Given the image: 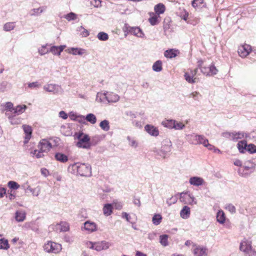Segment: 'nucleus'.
Masks as SVG:
<instances>
[{"label": "nucleus", "mask_w": 256, "mask_h": 256, "mask_svg": "<svg viewBox=\"0 0 256 256\" xmlns=\"http://www.w3.org/2000/svg\"><path fill=\"white\" fill-rule=\"evenodd\" d=\"M70 166L80 176H90L92 174V168L88 164L76 162Z\"/></svg>", "instance_id": "1"}, {"label": "nucleus", "mask_w": 256, "mask_h": 256, "mask_svg": "<svg viewBox=\"0 0 256 256\" xmlns=\"http://www.w3.org/2000/svg\"><path fill=\"white\" fill-rule=\"evenodd\" d=\"M76 137L78 142H76V146L80 148L89 149L91 146L90 142V138L88 134H84L83 132H79Z\"/></svg>", "instance_id": "2"}, {"label": "nucleus", "mask_w": 256, "mask_h": 256, "mask_svg": "<svg viewBox=\"0 0 256 256\" xmlns=\"http://www.w3.org/2000/svg\"><path fill=\"white\" fill-rule=\"evenodd\" d=\"M186 140L188 142L192 144H202L204 146L205 142H207V138L203 135L198 134H188L186 136Z\"/></svg>", "instance_id": "3"}, {"label": "nucleus", "mask_w": 256, "mask_h": 256, "mask_svg": "<svg viewBox=\"0 0 256 256\" xmlns=\"http://www.w3.org/2000/svg\"><path fill=\"white\" fill-rule=\"evenodd\" d=\"M44 250L48 253L58 254L62 250V245L52 241L47 242L43 246Z\"/></svg>", "instance_id": "4"}, {"label": "nucleus", "mask_w": 256, "mask_h": 256, "mask_svg": "<svg viewBox=\"0 0 256 256\" xmlns=\"http://www.w3.org/2000/svg\"><path fill=\"white\" fill-rule=\"evenodd\" d=\"M122 30L125 34V36L129 33L138 38H142L144 36V34L142 30L138 26H130L128 24H125Z\"/></svg>", "instance_id": "5"}, {"label": "nucleus", "mask_w": 256, "mask_h": 256, "mask_svg": "<svg viewBox=\"0 0 256 256\" xmlns=\"http://www.w3.org/2000/svg\"><path fill=\"white\" fill-rule=\"evenodd\" d=\"M204 62L202 60H200L198 62V66L201 72L206 76H214L218 72V69L214 66V64H212L208 67L202 66Z\"/></svg>", "instance_id": "6"}, {"label": "nucleus", "mask_w": 256, "mask_h": 256, "mask_svg": "<svg viewBox=\"0 0 256 256\" xmlns=\"http://www.w3.org/2000/svg\"><path fill=\"white\" fill-rule=\"evenodd\" d=\"M50 228L57 232H65L69 230L70 226L66 222H60V223L50 225Z\"/></svg>", "instance_id": "7"}, {"label": "nucleus", "mask_w": 256, "mask_h": 256, "mask_svg": "<svg viewBox=\"0 0 256 256\" xmlns=\"http://www.w3.org/2000/svg\"><path fill=\"white\" fill-rule=\"evenodd\" d=\"M98 225L94 222L91 220H86L82 226V231H86L88 233H92L98 230Z\"/></svg>", "instance_id": "8"}, {"label": "nucleus", "mask_w": 256, "mask_h": 256, "mask_svg": "<svg viewBox=\"0 0 256 256\" xmlns=\"http://www.w3.org/2000/svg\"><path fill=\"white\" fill-rule=\"evenodd\" d=\"M44 90L46 92H52L54 94H61L64 92L60 86L54 84H45L44 86Z\"/></svg>", "instance_id": "9"}, {"label": "nucleus", "mask_w": 256, "mask_h": 256, "mask_svg": "<svg viewBox=\"0 0 256 256\" xmlns=\"http://www.w3.org/2000/svg\"><path fill=\"white\" fill-rule=\"evenodd\" d=\"M172 142L170 140H165L162 142V146L161 147L158 154L164 158L166 154L170 152L172 148Z\"/></svg>", "instance_id": "10"}, {"label": "nucleus", "mask_w": 256, "mask_h": 256, "mask_svg": "<svg viewBox=\"0 0 256 256\" xmlns=\"http://www.w3.org/2000/svg\"><path fill=\"white\" fill-rule=\"evenodd\" d=\"M180 201L189 204H196V201L194 197L190 194L182 192L180 194Z\"/></svg>", "instance_id": "11"}, {"label": "nucleus", "mask_w": 256, "mask_h": 256, "mask_svg": "<svg viewBox=\"0 0 256 256\" xmlns=\"http://www.w3.org/2000/svg\"><path fill=\"white\" fill-rule=\"evenodd\" d=\"M38 148L43 153L48 152L52 148L51 143L46 139L42 140L38 146Z\"/></svg>", "instance_id": "12"}, {"label": "nucleus", "mask_w": 256, "mask_h": 256, "mask_svg": "<svg viewBox=\"0 0 256 256\" xmlns=\"http://www.w3.org/2000/svg\"><path fill=\"white\" fill-rule=\"evenodd\" d=\"M5 114L12 124L16 125L21 123L22 120L18 115L13 113L10 114V112L8 111L5 112Z\"/></svg>", "instance_id": "13"}, {"label": "nucleus", "mask_w": 256, "mask_h": 256, "mask_svg": "<svg viewBox=\"0 0 256 256\" xmlns=\"http://www.w3.org/2000/svg\"><path fill=\"white\" fill-rule=\"evenodd\" d=\"M252 51L251 46L244 44L239 46L238 48V53L242 58L246 57Z\"/></svg>", "instance_id": "14"}, {"label": "nucleus", "mask_w": 256, "mask_h": 256, "mask_svg": "<svg viewBox=\"0 0 256 256\" xmlns=\"http://www.w3.org/2000/svg\"><path fill=\"white\" fill-rule=\"evenodd\" d=\"M22 188L26 192V190H29L32 194L33 196H37L39 195L40 188L39 186H37L35 188H32L28 185V182L26 181L22 186Z\"/></svg>", "instance_id": "15"}, {"label": "nucleus", "mask_w": 256, "mask_h": 256, "mask_svg": "<svg viewBox=\"0 0 256 256\" xmlns=\"http://www.w3.org/2000/svg\"><path fill=\"white\" fill-rule=\"evenodd\" d=\"M198 72V68L194 70H191L190 72H188L184 74V78L189 83H195L196 82V78H194Z\"/></svg>", "instance_id": "16"}, {"label": "nucleus", "mask_w": 256, "mask_h": 256, "mask_svg": "<svg viewBox=\"0 0 256 256\" xmlns=\"http://www.w3.org/2000/svg\"><path fill=\"white\" fill-rule=\"evenodd\" d=\"M252 248V243L250 241L244 239L241 242L240 249L244 252V254Z\"/></svg>", "instance_id": "17"}, {"label": "nucleus", "mask_w": 256, "mask_h": 256, "mask_svg": "<svg viewBox=\"0 0 256 256\" xmlns=\"http://www.w3.org/2000/svg\"><path fill=\"white\" fill-rule=\"evenodd\" d=\"M189 182L191 185L199 186L204 185L205 184L204 180L199 176H192L189 180Z\"/></svg>", "instance_id": "18"}, {"label": "nucleus", "mask_w": 256, "mask_h": 256, "mask_svg": "<svg viewBox=\"0 0 256 256\" xmlns=\"http://www.w3.org/2000/svg\"><path fill=\"white\" fill-rule=\"evenodd\" d=\"M193 253L194 256H206L207 249L203 246H196L193 249Z\"/></svg>", "instance_id": "19"}, {"label": "nucleus", "mask_w": 256, "mask_h": 256, "mask_svg": "<svg viewBox=\"0 0 256 256\" xmlns=\"http://www.w3.org/2000/svg\"><path fill=\"white\" fill-rule=\"evenodd\" d=\"M95 245L94 250L96 251L107 250L110 246V243L104 240L96 242Z\"/></svg>", "instance_id": "20"}, {"label": "nucleus", "mask_w": 256, "mask_h": 256, "mask_svg": "<svg viewBox=\"0 0 256 256\" xmlns=\"http://www.w3.org/2000/svg\"><path fill=\"white\" fill-rule=\"evenodd\" d=\"M144 129L148 134L152 136H156L159 134V131L158 129L154 126L150 124H146L144 126Z\"/></svg>", "instance_id": "21"}, {"label": "nucleus", "mask_w": 256, "mask_h": 256, "mask_svg": "<svg viewBox=\"0 0 256 256\" xmlns=\"http://www.w3.org/2000/svg\"><path fill=\"white\" fill-rule=\"evenodd\" d=\"M66 47V46L65 45L60 46H54L50 47V52H52L54 55L59 56Z\"/></svg>", "instance_id": "22"}, {"label": "nucleus", "mask_w": 256, "mask_h": 256, "mask_svg": "<svg viewBox=\"0 0 256 256\" xmlns=\"http://www.w3.org/2000/svg\"><path fill=\"white\" fill-rule=\"evenodd\" d=\"M66 51L69 54H72L73 55H80L81 56L85 53V50L81 48H70L66 49Z\"/></svg>", "instance_id": "23"}, {"label": "nucleus", "mask_w": 256, "mask_h": 256, "mask_svg": "<svg viewBox=\"0 0 256 256\" xmlns=\"http://www.w3.org/2000/svg\"><path fill=\"white\" fill-rule=\"evenodd\" d=\"M22 127L25 134L24 143L26 144L31 138L32 130L30 126L27 125H24Z\"/></svg>", "instance_id": "24"}, {"label": "nucleus", "mask_w": 256, "mask_h": 256, "mask_svg": "<svg viewBox=\"0 0 256 256\" xmlns=\"http://www.w3.org/2000/svg\"><path fill=\"white\" fill-rule=\"evenodd\" d=\"M107 102H116L120 100V96L112 92H107Z\"/></svg>", "instance_id": "25"}, {"label": "nucleus", "mask_w": 256, "mask_h": 256, "mask_svg": "<svg viewBox=\"0 0 256 256\" xmlns=\"http://www.w3.org/2000/svg\"><path fill=\"white\" fill-rule=\"evenodd\" d=\"M107 92H98L96 94V100L98 102L106 103L107 102Z\"/></svg>", "instance_id": "26"}, {"label": "nucleus", "mask_w": 256, "mask_h": 256, "mask_svg": "<svg viewBox=\"0 0 256 256\" xmlns=\"http://www.w3.org/2000/svg\"><path fill=\"white\" fill-rule=\"evenodd\" d=\"M46 10V6H40L38 8H33L30 12V14L32 16H38L45 11Z\"/></svg>", "instance_id": "27"}, {"label": "nucleus", "mask_w": 256, "mask_h": 256, "mask_svg": "<svg viewBox=\"0 0 256 256\" xmlns=\"http://www.w3.org/2000/svg\"><path fill=\"white\" fill-rule=\"evenodd\" d=\"M190 208L188 206H184L180 210V216L184 219L188 218L190 216Z\"/></svg>", "instance_id": "28"}, {"label": "nucleus", "mask_w": 256, "mask_h": 256, "mask_svg": "<svg viewBox=\"0 0 256 256\" xmlns=\"http://www.w3.org/2000/svg\"><path fill=\"white\" fill-rule=\"evenodd\" d=\"M54 158L57 161L62 163H65L68 160V156L61 152H56L54 155Z\"/></svg>", "instance_id": "29"}, {"label": "nucleus", "mask_w": 256, "mask_h": 256, "mask_svg": "<svg viewBox=\"0 0 256 256\" xmlns=\"http://www.w3.org/2000/svg\"><path fill=\"white\" fill-rule=\"evenodd\" d=\"M225 214L222 210H219L216 214V220L220 224H224L226 221Z\"/></svg>", "instance_id": "30"}, {"label": "nucleus", "mask_w": 256, "mask_h": 256, "mask_svg": "<svg viewBox=\"0 0 256 256\" xmlns=\"http://www.w3.org/2000/svg\"><path fill=\"white\" fill-rule=\"evenodd\" d=\"M26 214L24 211L18 210L16 212L15 218L18 222H23L26 218Z\"/></svg>", "instance_id": "31"}, {"label": "nucleus", "mask_w": 256, "mask_h": 256, "mask_svg": "<svg viewBox=\"0 0 256 256\" xmlns=\"http://www.w3.org/2000/svg\"><path fill=\"white\" fill-rule=\"evenodd\" d=\"M178 54V51L174 49H170L164 52V56L167 58H172L176 57Z\"/></svg>", "instance_id": "32"}, {"label": "nucleus", "mask_w": 256, "mask_h": 256, "mask_svg": "<svg viewBox=\"0 0 256 256\" xmlns=\"http://www.w3.org/2000/svg\"><path fill=\"white\" fill-rule=\"evenodd\" d=\"M104 214L106 216H110L112 212V206L111 204H105L103 208Z\"/></svg>", "instance_id": "33"}, {"label": "nucleus", "mask_w": 256, "mask_h": 256, "mask_svg": "<svg viewBox=\"0 0 256 256\" xmlns=\"http://www.w3.org/2000/svg\"><path fill=\"white\" fill-rule=\"evenodd\" d=\"M26 108L27 106L24 104L17 106L14 108L13 114H16L17 115L22 114L25 111Z\"/></svg>", "instance_id": "34"}, {"label": "nucleus", "mask_w": 256, "mask_h": 256, "mask_svg": "<svg viewBox=\"0 0 256 256\" xmlns=\"http://www.w3.org/2000/svg\"><path fill=\"white\" fill-rule=\"evenodd\" d=\"M154 11L158 15L164 13L166 8L162 4H158L154 6Z\"/></svg>", "instance_id": "35"}, {"label": "nucleus", "mask_w": 256, "mask_h": 256, "mask_svg": "<svg viewBox=\"0 0 256 256\" xmlns=\"http://www.w3.org/2000/svg\"><path fill=\"white\" fill-rule=\"evenodd\" d=\"M30 156L34 158H40L44 156V153L38 150H34L30 152Z\"/></svg>", "instance_id": "36"}, {"label": "nucleus", "mask_w": 256, "mask_h": 256, "mask_svg": "<svg viewBox=\"0 0 256 256\" xmlns=\"http://www.w3.org/2000/svg\"><path fill=\"white\" fill-rule=\"evenodd\" d=\"M152 70L156 72H160L162 68V62L160 60H158L156 61L152 65Z\"/></svg>", "instance_id": "37"}, {"label": "nucleus", "mask_w": 256, "mask_h": 256, "mask_svg": "<svg viewBox=\"0 0 256 256\" xmlns=\"http://www.w3.org/2000/svg\"><path fill=\"white\" fill-rule=\"evenodd\" d=\"M246 136V134L242 132H234L233 141L236 142L240 139H242Z\"/></svg>", "instance_id": "38"}, {"label": "nucleus", "mask_w": 256, "mask_h": 256, "mask_svg": "<svg viewBox=\"0 0 256 256\" xmlns=\"http://www.w3.org/2000/svg\"><path fill=\"white\" fill-rule=\"evenodd\" d=\"M16 27L14 22H8L6 23L3 26V30L6 32H10L13 30Z\"/></svg>", "instance_id": "39"}, {"label": "nucleus", "mask_w": 256, "mask_h": 256, "mask_svg": "<svg viewBox=\"0 0 256 256\" xmlns=\"http://www.w3.org/2000/svg\"><path fill=\"white\" fill-rule=\"evenodd\" d=\"M162 218V216L160 214H154L152 218V224L155 226L160 224Z\"/></svg>", "instance_id": "40"}, {"label": "nucleus", "mask_w": 256, "mask_h": 256, "mask_svg": "<svg viewBox=\"0 0 256 256\" xmlns=\"http://www.w3.org/2000/svg\"><path fill=\"white\" fill-rule=\"evenodd\" d=\"M168 236L167 234H162L160 236V242L164 246L168 245Z\"/></svg>", "instance_id": "41"}, {"label": "nucleus", "mask_w": 256, "mask_h": 256, "mask_svg": "<svg viewBox=\"0 0 256 256\" xmlns=\"http://www.w3.org/2000/svg\"><path fill=\"white\" fill-rule=\"evenodd\" d=\"M10 248L8 240L5 238L0 239V250H7Z\"/></svg>", "instance_id": "42"}, {"label": "nucleus", "mask_w": 256, "mask_h": 256, "mask_svg": "<svg viewBox=\"0 0 256 256\" xmlns=\"http://www.w3.org/2000/svg\"><path fill=\"white\" fill-rule=\"evenodd\" d=\"M85 119L90 124H94L96 122V118L93 114H88L85 118Z\"/></svg>", "instance_id": "43"}, {"label": "nucleus", "mask_w": 256, "mask_h": 256, "mask_svg": "<svg viewBox=\"0 0 256 256\" xmlns=\"http://www.w3.org/2000/svg\"><path fill=\"white\" fill-rule=\"evenodd\" d=\"M100 126L102 130L106 132L108 131L110 128L109 122L108 120L102 121L100 124Z\"/></svg>", "instance_id": "44"}, {"label": "nucleus", "mask_w": 256, "mask_h": 256, "mask_svg": "<svg viewBox=\"0 0 256 256\" xmlns=\"http://www.w3.org/2000/svg\"><path fill=\"white\" fill-rule=\"evenodd\" d=\"M175 120H169L162 122V125L170 128H174L175 124Z\"/></svg>", "instance_id": "45"}, {"label": "nucleus", "mask_w": 256, "mask_h": 256, "mask_svg": "<svg viewBox=\"0 0 256 256\" xmlns=\"http://www.w3.org/2000/svg\"><path fill=\"white\" fill-rule=\"evenodd\" d=\"M10 88V84L7 82H2L0 84V92H4Z\"/></svg>", "instance_id": "46"}, {"label": "nucleus", "mask_w": 256, "mask_h": 256, "mask_svg": "<svg viewBox=\"0 0 256 256\" xmlns=\"http://www.w3.org/2000/svg\"><path fill=\"white\" fill-rule=\"evenodd\" d=\"M247 144L245 141L242 140L237 144V147L240 152H243L244 150H246Z\"/></svg>", "instance_id": "47"}, {"label": "nucleus", "mask_w": 256, "mask_h": 256, "mask_svg": "<svg viewBox=\"0 0 256 256\" xmlns=\"http://www.w3.org/2000/svg\"><path fill=\"white\" fill-rule=\"evenodd\" d=\"M204 0H194L192 2V4L194 8H198L204 6Z\"/></svg>", "instance_id": "48"}, {"label": "nucleus", "mask_w": 256, "mask_h": 256, "mask_svg": "<svg viewBox=\"0 0 256 256\" xmlns=\"http://www.w3.org/2000/svg\"><path fill=\"white\" fill-rule=\"evenodd\" d=\"M4 108L5 112L8 111L10 112V114L13 113V110H14V108L13 106V104L11 102H6L4 106Z\"/></svg>", "instance_id": "49"}, {"label": "nucleus", "mask_w": 256, "mask_h": 256, "mask_svg": "<svg viewBox=\"0 0 256 256\" xmlns=\"http://www.w3.org/2000/svg\"><path fill=\"white\" fill-rule=\"evenodd\" d=\"M47 45L48 44L42 46L38 49V52L40 55L43 56L50 52V50L46 48Z\"/></svg>", "instance_id": "50"}, {"label": "nucleus", "mask_w": 256, "mask_h": 256, "mask_svg": "<svg viewBox=\"0 0 256 256\" xmlns=\"http://www.w3.org/2000/svg\"><path fill=\"white\" fill-rule=\"evenodd\" d=\"M153 16H152L149 19L148 21L152 26L156 25L158 24V18L159 16L152 14Z\"/></svg>", "instance_id": "51"}, {"label": "nucleus", "mask_w": 256, "mask_h": 256, "mask_svg": "<svg viewBox=\"0 0 256 256\" xmlns=\"http://www.w3.org/2000/svg\"><path fill=\"white\" fill-rule=\"evenodd\" d=\"M97 38L98 40L102 41H106L108 40V34L104 32H100L97 35Z\"/></svg>", "instance_id": "52"}, {"label": "nucleus", "mask_w": 256, "mask_h": 256, "mask_svg": "<svg viewBox=\"0 0 256 256\" xmlns=\"http://www.w3.org/2000/svg\"><path fill=\"white\" fill-rule=\"evenodd\" d=\"M8 186L12 190H18L20 188V186L14 181H10L8 184Z\"/></svg>", "instance_id": "53"}, {"label": "nucleus", "mask_w": 256, "mask_h": 256, "mask_svg": "<svg viewBox=\"0 0 256 256\" xmlns=\"http://www.w3.org/2000/svg\"><path fill=\"white\" fill-rule=\"evenodd\" d=\"M222 135L226 138L233 140L234 132H226L222 133Z\"/></svg>", "instance_id": "54"}, {"label": "nucleus", "mask_w": 256, "mask_h": 256, "mask_svg": "<svg viewBox=\"0 0 256 256\" xmlns=\"http://www.w3.org/2000/svg\"><path fill=\"white\" fill-rule=\"evenodd\" d=\"M185 127V125L181 122L175 121L174 128L176 130H182Z\"/></svg>", "instance_id": "55"}, {"label": "nucleus", "mask_w": 256, "mask_h": 256, "mask_svg": "<svg viewBox=\"0 0 256 256\" xmlns=\"http://www.w3.org/2000/svg\"><path fill=\"white\" fill-rule=\"evenodd\" d=\"M225 208L232 214H234L236 212L235 206L230 204H226L225 206Z\"/></svg>", "instance_id": "56"}, {"label": "nucleus", "mask_w": 256, "mask_h": 256, "mask_svg": "<svg viewBox=\"0 0 256 256\" xmlns=\"http://www.w3.org/2000/svg\"><path fill=\"white\" fill-rule=\"evenodd\" d=\"M246 150L251 154L256 152V146L254 144H249L247 146Z\"/></svg>", "instance_id": "57"}, {"label": "nucleus", "mask_w": 256, "mask_h": 256, "mask_svg": "<svg viewBox=\"0 0 256 256\" xmlns=\"http://www.w3.org/2000/svg\"><path fill=\"white\" fill-rule=\"evenodd\" d=\"M113 206L116 210H121L122 208V203L117 200H114L113 203Z\"/></svg>", "instance_id": "58"}, {"label": "nucleus", "mask_w": 256, "mask_h": 256, "mask_svg": "<svg viewBox=\"0 0 256 256\" xmlns=\"http://www.w3.org/2000/svg\"><path fill=\"white\" fill-rule=\"evenodd\" d=\"M127 138L129 142L128 144L130 146L134 148L138 146V142L135 140L131 138L130 136H128Z\"/></svg>", "instance_id": "59"}, {"label": "nucleus", "mask_w": 256, "mask_h": 256, "mask_svg": "<svg viewBox=\"0 0 256 256\" xmlns=\"http://www.w3.org/2000/svg\"><path fill=\"white\" fill-rule=\"evenodd\" d=\"M65 18L68 21L74 20L76 18V15L74 12H70L65 16Z\"/></svg>", "instance_id": "60"}, {"label": "nucleus", "mask_w": 256, "mask_h": 256, "mask_svg": "<svg viewBox=\"0 0 256 256\" xmlns=\"http://www.w3.org/2000/svg\"><path fill=\"white\" fill-rule=\"evenodd\" d=\"M70 118L72 120H76L78 118L82 119L84 118V116L82 115H76L74 113L71 112L70 114Z\"/></svg>", "instance_id": "61"}, {"label": "nucleus", "mask_w": 256, "mask_h": 256, "mask_svg": "<svg viewBox=\"0 0 256 256\" xmlns=\"http://www.w3.org/2000/svg\"><path fill=\"white\" fill-rule=\"evenodd\" d=\"M40 86V84L38 82H30L28 84V87L30 88H38Z\"/></svg>", "instance_id": "62"}, {"label": "nucleus", "mask_w": 256, "mask_h": 256, "mask_svg": "<svg viewBox=\"0 0 256 256\" xmlns=\"http://www.w3.org/2000/svg\"><path fill=\"white\" fill-rule=\"evenodd\" d=\"M177 198L176 197L172 196L170 199L166 200V203L168 206L172 205V204H174L176 202Z\"/></svg>", "instance_id": "63"}, {"label": "nucleus", "mask_w": 256, "mask_h": 256, "mask_svg": "<svg viewBox=\"0 0 256 256\" xmlns=\"http://www.w3.org/2000/svg\"><path fill=\"white\" fill-rule=\"evenodd\" d=\"M245 256H256V250L252 248L244 254Z\"/></svg>", "instance_id": "64"}]
</instances>
